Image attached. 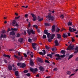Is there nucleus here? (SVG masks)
Segmentation results:
<instances>
[{"label":"nucleus","instance_id":"nucleus-1","mask_svg":"<svg viewBox=\"0 0 78 78\" xmlns=\"http://www.w3.org/2000/svg\"><path fill=\"white\" fill-rule=\"evenodd\" d=\"M12 67H13V70H16V68L14 67V65L13 64L12 65H11V64H9L8 66V68L9 70H12Z\"/></svg>","mask_w":78,"mask_h":78},{"label":"nucleus","instance_id":"nucleus-2","mask_svg":"<svg viewBox=\"0 0 78 78\" xmlns=\"http://www.w3.org/2000/svg\"><path fill=\"white\" fill-rule=\"evenodd\" d=\"M27 33H28V34L29 35H30L31 33H32L33 34H35V31H34L32 29L27 30Z\"/></svg>","mask_w":78,"mask_h":78},{"label":"nucleus","instance_id":"nucleus-3","mask_svg":"<svg viewBox=\"0 0 78 78\" xmlns=\"http://www.w3.org/2000/svg\"><path fill=\"white\" fill-rule=\"evenodd\" d=\"M67 49L69 50H74V46H73V45H71V44H70L68 47Z\"/></svg>","mask_w":78,"mask_h":78},{"label":"nucleus","instance_id":"nucleus-4","mask_svg":"<svg viewBox=\"0 0 78 78\" xmlns=\"http://www.w3.org/2000/svg\"><path fill=\"white\" fill-rule=\"evenodd\" d=\"M20 65H21L20 66V67H22V68H23L24 67H25L26 66L25 64L24 63H18L17 64V66H20Z\"/></svg>","mask_w":78,"mask_h":78},{"label":"nucleus","instance_id":"nucleus-5","mask_svg":"<svg viewBox=\"0 0 78 78\" xmlns=\"http://www.w3.org/2000/svg\"><path fill=\"white\" fill-rule=\"evenodd\" d=\"M46 17L47 19L48 18L49 20H53L55 19V18L50 15H48L46 16Z\"/></svg>","mask_w":78,"mask_h":78},{"label":"nucleus","instance_id":"nucleus-6","mask_svg":"<svg viewBox=\"0 0 78 78\" xmlns=\"http://www.w3.org/2000/svg\"><path fill=\"white\" fill-rule=\"evenodd\" d=\"M30 71H31V72H34V73H35L36 72H37V70H38L37 69V68H35L34 69L31 68H30Z\"/></svg>","mask_w":78,"mask_h":78},{"label":"nucleus","instance_id":"nucleus-7","mask_svg":"<svg viewBox=\"0 0 78 78\" xmlns=\"http://www.w3.org/2000/svg\"><path fill=\"white\" fill-rule=\"evenodd\" d=\"M31 15L32 16V17H33V20L34 21H35V20H36L37 19V18L36 17V16L34 14L31 13Z\"/></svg>","mask_w":78,"mask_h":78},{"label":"nucleus","instance_id":"nucleus-8","mask_svg":"<svg viewBox=\"0 0 78 78\" xmlns=\"http://www.w3.org/2000/svg\"><path fill=\"white\" fill-rule=\"evenodd\" d=\"M55 36V35L54 34H53L51 35V39H48V42H51V39H53L54 38V37Z\"/></svg>","mask_w":78,"mask_h":78},{"label":"nucleus","instance_id":"nucleus-9","mask_svg":"<svg viewBox=\"0 0 78 78\" xmlns=\"http://www.w3.org/2000/svg\"><path fill=\"white\" fill-rule=\"evenodd\" d=\"M43 53L42 52H40L39 53L40 55H41L42 56L44 55L45 54V51L44 50H43Z\"/></svg>","mask_w":78,"mask_h":78},{"label":"nucleus","instance_id":"nucleus-10","mask_svg":"<svg viewBox=\"0 0 78 78\" xmlns=\"http://www.w3.org/2000/svg\"><path fill=\"white\" fill-rule=\"evenodd\" d=\"M69 30L70 32H73V31H76V29H75L73 28L72 29L71 27H69Z\"/></svg>","mask_w":78,"mask_h":78},{"label":"nucleus","instance_id":"nucleus-11","mask_svg":"<svg viewBox=\"0 0 78 78\" xmlns=\"http://www.w3.org/2000/svg\"><path fill=\"white\" fill-rule=\"evenodd\" d=\"M36 45V44L35 43H32V47L34 50H36V48L35 47Z\"/></svg>","mask_w":78,"mask_h":78},{"label":"nucleus","instance_id":"nucleus-12","mask_svg":"<svg viewBox=\"0 0 78 78\" xmlns=\"http://www.w3.org/2000/svg\"><path fill=\"white\" fill-rule=\"evenodd\" d=\"M6 38V35L5 34H1V35L0 38L2 39V38Z\"/></svg>","mask_w":78,"mask_h":78},{"label":"nucleus","instance_id":"nucleus-13","mask_svg":"<svg viewBox=\"0 0 78 78\" xmlns=\"http://www.w3.org/2000/svg\"><path fill=\"white\" fill-rule=\"evenodd\" d=\"M55 25H53L52 26V29H51V31H52V32H54L55 31Z\"/></svg>","mask_w":78,"mask_h":78},{"label":"nucleus","instance_id":"nucleus-14","mask_svg":"<svg viewBox=\"0 0 78 78\" xmlns=\"http://www.w3.org/2000/svg\"><path fill=\"white\" fill-rule=\"evenodd\" d=\"M37 20L39 22H41V21H42V20H43V18H42L41 19V17L38 16L37 17Z\"/></svg>","mask_w":78,"mask_h":78},{"label":"nucleus","instance_id":"nucleus-15","mask_svg":"<svg viewBox=\"0 0 78 78\" xmlns=\"http://www.w3.org/2000/svg\"><path fill=\"white\" fill-rule=\"evenodd\" d=\"M55 46H58V45H59V43L58 42V41L57 40H55Z\"/></svg>","mask_w":78,"mask_h":78},{"label":"nucleus","instance_id":"nucleus-16","mask_svg":"<svg viewBox=\"0 0 78 78\" xmlns=\"http://www.w3.org/2000/svg\"><path fill=\"white\" fill-rule=\"evenodd\" d=\"M38 61L40 62H43V60H42V59H41V58H38Z\"/></svg>","mask_w":78,"mask_h":78},{"label":"nucleus","instance_id":"nucleus-17","mask_svg":"<svg viewBox=\"0 0 78 78\" xmlns=\"http://www.w3.org/2000/svg\"><path fill=\"white\" fill-rule=\"evenodd\" d=\"M39 68L41 71H44V68L42 67V66L40 67Z\"/></svg>","mask_w":78,"mask_h":78},{"label":"nucleus","instance_id":"nucleus-18","mask_svg":"<svg viewBox=\"0 0 78 78\" xmlns=\"http://www.w3.org/2000/svg\"><path fill=\"white\" fill-rule=\"evenodd\" d=\"M75 51L74 52V53H76L77 52H78V47H76V48H75Z\"/></svg>","mask_w":78,"mask_h":78},{"label":"nucleus","instance_id":"nucleus-19","mask_svg":"<svg viewBox=\"0 0 78 78\" xmlns=\"http://www.w3.org/2000/svg\"><path fill=\"white\" fill-rule=\"evenodd\" d=\"M11 30H12V31H17V30H18V29L16 28H11Z\"/></svg>","mask_w":78,"mask_h":78},{"label":"nucleus","instance_id":"nucleus-20","mask_svg":"<svg viewBox=\"0 0 78 78\" xmlns=\"http://www.w3.org/2000/svg\"><path fill=\"white\" fill-rule=\"evenodd\" d=\"M57 38L58 39H60L61 37V34H57Z\"/></svg>","mask_w":78,"mask_h":78},{"label":"nucleus","instance_id":"nucleus-21","mask_svg":"<svg viewBox=\"0 0 78 78\" xmlns=\"http://www.w3.org/2000/svg\"><path fill=\"white\" fill-rule=\"evenodd\" d=\"M30 64L31 66H33L34 65V63H33V61L31 60H30Z\"/></svg>","mask_w":78,"mask_h":78},{"label":"nucleus","instance_id":"nucleus-22","mask_svg":"<svg viewBox=\"0 0 78 78\" xmlns=\"http://www.w3.org/2000/svg\"><path fill=\"white\" fill-rule=\"evenodd\" d=\"M44 25L46 27H47V26H50V24L49 23H45Z\"/></svg>","mask_w":78,"mask_h":78},{"label":"nucleus","instance_id":"nucleus-23","mask_svg":"<svg viewBox=\"0 0 78 78\" xmlns=\"http://www.w3.org/2000/svg\"><path fill=\"white\" fill-rule=\"evenodd\" d=\"M55 12V11L53 10V11H51L50 10L49 11V14H51V13H54Z\"/></svg>","mask_w":78,"mask_h":78},{"label":"nucleus","instance_id":"nucleus-24","mask_svg":"<svg viewBox=\"0 0 78 78\" xmlns=\"http://www.w3.org/2000/svg\"><path fill=\"white\" fill-rule=\"evenodd\" d=\"M73 56V55H70L69 57V58L68 59V60H69L70 59H71L72 57Z\"/></svg>","mask_w":78,"mask_h":78},{"label":"nucleus","instance_id":"nucleus-25","mask_svg":"<svg viewBox=\"0 0 78 78\" xmlns=\"http://www.w3.org/2000/svg\"><path fill=\"white\" fill-rule=\"evenodd\" d=\"M3 56H4L5 57H7L8 58H10V56L8 55H6L5 54H4Z\"/></svg>","mask_w":78,"mask_h":78},{"label":"nucleus","instance_id":"nucleus-26","mask_svg":"<svg viewBox=\"0 0 78 78\" xmlns=\"http://www.w3.org/2000/svg\"><path fill=\"white\" fill-rule=\"evenodd\" d=\"M10 34L11 35H12L13 36H14V35H15V33H14V32L12 31L10 32Z\"/></svg>","mask_w":78,"mask_h":78},{"label":"nucleus","instance_id":"nucleus-27","mask_svg":"<svg viewBox=\"0 0 78 78\" xmlns=\"http://www.w3.org/2000/svg\"><path fill=\"white\" fill-rule=\"evenodd\" d=\"M27 55H30L31 54H33V52H30V51H28L27 52Z\"/></svg>","mask_w":78,"mask_h":78},{"label":"nucleus","instance_id":"nucleus-28","mask_svg":"<svg viewBox=\"0 0 78 78\" xmlns=\"http://www.w3.org/2000/svg\"><path fill=\"white\" fill-rule=\"evenodd\" d=\"M61 53H62V54H65L66 53V51L64 50H62L61 51Z\"/></svg>","mask_w":78,"mask_h":78},{"label":"nucleus","instance_id":"nucleus-29","mask_svg":"<svg viewBox=\"0 0 78 78\" xmlns=\"http://www.w3.org/2000/svg\"><path fill=\"white\" fill-rule=\"evenodd\" d=\"M18 73H19V72H18V71H16L15 72V74L16 76H19V74H18Z\"/></svg>","mask_w":78,"mask_h":78},{"label":"nucleus","instance_id":"nucleus-30","mask_svg":"<svg viewBox=\"0 0 78 78\" xmlns=\"http://www.w3.org/2000/svg\"><path fill=\"white\" fill-rule=\"evenodd\" d=\"M18 41L20 42H22L23 41V38H20L18 40Z\"/></svg>","mask_w":78,"mask_h":78},{"label":"nucleus","instance_id":"nucleus-31","mask_svg":"<svg viewBox=\"0 0 78 78\" xmlns=\"http://www.w3.org/2000/svg\"><path fill=\"white\" fill-rule=\"evenodd\" d=\"M67 35L66 34H63V37L64 38H65L66 37H67Z\"/></svg>","mask_w":78,"mask_h":78},{"label":"nucleus","instance_id":"nucleus-32","mask_svg":"<svg viewBox=\"0 0 78 78\" xmlns=\"http://www.w3.org/2000/svg\"><path fill=\"white\" fill-rule=\"evenodd\" d=\"M72 22H69L68 23V25L72 26Z\"/></svg>","mask_w":78,"mask_h":78},{"label":"nucleus","instance_id":"nucleus-33","mask_svg":"<svg viewBox=\"0 0 78 78\" xmlns=\"http://www.w3.org/2000/svg\"><path fill=\"white\" fill-rule=\"evenodd\" d=\"M44 34H47L48 33V30H45L44 31Z\"/></svg>","mask_w":78,"mask_h":78},{"label":"nucleus","instance_id":"nucleus-34","mask_svg":"<svg viewBox=\"0 0 78 78\" xmlns=\"http://www.w3.org/2000/svg\"><path fill=\"white\" fill-rule=\"evenodd\" d=\"M56 50V48H52V50L53 51H55V50Z\"/></svg>","mask_w":78,"mask_h":78},{"label":"nucleus","instance_id":"nucleus-35","mask_svg":"<svg viewBox=\"0 0 78 78\" xmlns=\"http://www.w3.org/2000/svg\"><path fill=\"white\" fill-rule=\"evenodd\" d=\"M33 26V27L35 28H36V29H37V28H38V27L36 25H34Z\"/></svg>","mask_w":78,"mask_h":78},{"label":"nucleus","instance_id":"nucleus-36","mask_svg":"<svg viewBox=\"0 0 78 78\" xmlns=\"http://www.w3.org/2000/svg\"><path fill=\"white\" fill-rule=\"evenodd\" d=\"M46 34L47 35V37H48V38H49V37H50V34L48 33Z\"/></svg>","mask_w":78,"mask_h":78},{"label":"nucleus","instance_id":"nucleus-37","mask_svg":"<svg viewBox=\"0 0 78 78\" xmlns=\"http://www.w3.org/2000/svg\"><path fill=\"white\" fill-rule=\"evenodd\" d=\"M60 29H59V28H57L56 29V32H59V31H60Z\"/></svg>","mask_w":78,"mask_h":78},{"label":"nucleus","instance_id":"nucleus-38","mask_svg":"<svg viewBox=\"0 0 78 78\" xmlns=\"http://www.w3.org/2000/svg\"><path fill=\"white\" fill-rule=\"evenodd\" d=\"M66 73L68 74V75H70V73H71V72L68 71L66 72Z\"/></svg>","mask_w":78,"mask_h":78},{"label":"nucleus","instance_id":"nucleus-39","mask_svg":"<svg viewBox=\"0 0 78 78\" xmlns=\"http://www.w3.org/2000/svg\"><path fill=\"white\" fill-rule=\"evenodd\" d=\"M47 56H50V57L51 58L52 57V55L51 54H48L47 55Z\"/></svg>","mask_w":78,"mask_h":78},{"label":"nucleus","instance_id":"nucleus-40","mask_svg":"<svg viewBox=\"0 0 78 78\" xmlns=\"http://www.w3.org/2000/svg\"><path fill=\"white\" fill-rule=\"evenodd\" d=\"M14 57H15L16 58L18 59H19V57H18V56L16 55H14Z\"/></svg>","mask_w":78,"mask_h":78},{"label":"nucleus","instance_id":"nucleus-41","mask_svg":"<svg viewBox=\"0 0 78 78\" xmlns=\"http://www.w3.org/2000/svg\"><path fill=\"white\" fill-rule=\"evenodd\" d=\"M43 39H46V38H47V37H46V35H43Z\"/></svg>","mask_w":78,"mask_h":78},{"label":"nucleus","instance_id":"nucleus-42","mask_svg":"<svg viewBox=\"0 0 78 78\" xmlns=\"http://www.w3.org/2000/svg\"><path fill=\"white\" fill-rule=\"evenodd\" d=\"M12 23L13 25H15V24H16V21L13 20L12 22Z\"/></svg>","mask_w":78,"mask_h":78},{"label":"nucleus","instance_id":"nucleus-43","mask_svg":"<svg viewBox=\"0 0 78 78\" xmlns=\"http://www.w3.org/2000/svg\"><path fill=\"white\" fill-rule=\"evenodd\" d=\"M65 56H66V55H63L60 56L61 58H64V57H65Z\"/></svg>","mask_w":78,"mask_h":78},{"label":"nucleus","instance_id":"nucleus-44","mask_svg":"<svg viewBox=\"0 0 78 78\" xmlns=\"http://www.w3.org/2000/svg\"><path fill=\"white\" fill-rule=\"evenodd\" d=\"M45 48H46V49H47V50H48V49H49V48L48 46H47V45H46L45 46Z\"/></svg>","mask_w":78,"mask_h":78},{"label":"nucleus","instance_id":"nucleus-45","mask_svg":"<svg viewBox=\"0 0 78 78\" xmlns=\"http://www.w3.org/2000/svg\"><path fill=\"white\" fill-rule=\"evenodd\" d=\"M29 42H32V40L30 38H29Z\"/></svg>","mask_w":78,"mask_h":78},{"label":"nucleus","instance_id":"nucleus-46","mask_svg":"<svg viewBox=\"0 0 78 78\" xmlns=\"http://www.w3.org/2000/svg\"><path fill=\"white\" fill-rule=\"evenodd\" d=\"M56 60H58V59H61V58H60V57H58V58H56Z\"/></svg>","mask_w":78,"mask_h":78},{"label":"nucleus","instance_id":"nucleus-47","mask_svg":"<svg viewBox=\"0 0 78 78\" xmlns=\"http://www.w3.org/2000/svg\"><path fill=\"white\" fill-rule=\"evenodd\" d=\"M60 17L61 18V19H63V18H64V16L62 15H61Z\"/></svg>","mask_w":78,"mask_h":78},{"label":"nucleus","instance_id":"nucleus-48","mask_svg":"<svg viewBox=\"0 0 78 78\" xmlns=\"http://www.w3.org/2000/svg\"><path fill=\"white\" fill-rule=\"evenodd\" d=\"M45 62H47V63H50V62L47 60H45Z\"/></svg>","mask_w":78,"mask_h":78},{"label":"nucleus","instance_id":"nucleus-49","mask_svg":"<svg viewBox=\"0 0 78 78\" xmlns=\"http://www.w3.org/2000/svg\"><path fill=\"white\" fill-rule=\"evenodd\" d=\"M55 56H57V57H60V56L59 54H56L55 55Z\"/></svg>","mask_w":78,"mask_h":78},{"label":"nucleus","instance_id":"nucleus-50","mask_svg":"<svg viewBox=\"0 0 78 78\" xmlns=\"http://www.w3.org/2000/svg\"><path fill=\"white\" fill-rule=\"evenodd\" d=\"M6 33L5 30H2V33Z\"/></svg>","mask_w":78,"mask_h":78},{"label":"nucleus","instance_id":"nucleus-51","mask_svg":"<svg viewBox=\"0 0 78 78\" xmlns=\"http://www.w3.org/2000/svg\"><path fill=\"white\" fill-rule=\"evenodd\" d=\"M72 42H74L75 41V39L74 38H72Z\"/></svg>","mask_w":78,"mask_h":78},{"label":"nucleus","instance_id":"nucleus-52","mask_svg":"<svg viewBox=\"0 0 78 78\" xmlns=\"http://www.w3.org/2000/svg\"><path fill=\"white\" fill-rule=\"evenodd\" d=\"M25 17L26 18H27V17H28V14H25Z\"/></svg>","mask_w":78,"mask_h":78},{"label":"nucleus","instance_id":"nucleus-53","mask_svg":"<svg viewBox=\"0 0 78 78\" xmlns=\"http://www.w3.org/2000/svg\"><path fill=\"white\" fill-rule=\"evenodd\" d=\"M20 36V34H17L16 36V37H19Z\"/></svg>","mask_w":78,"mask_h":78},{"label":"nucleus","instance_id":"nucleus-54","mask_svg":"<svg viewBox=\"0 0 78 78\" xmlns=\"http://www.w3.org/2000/svg\"><path fill=\"white\" fill-rule=\"evenodd\" d=\"M24 57H25L26 58L27 57V54H24Z\"/></svg>","mask_w":78,"mask_h":78},{"label":"nucleus","instance_id":"nucleus-55","mask_svg":"<svg viewBox=\"0 0 78 78\" xmlns=\"http://www.w3.org/2000/svg\"><path fill=\"white\" fill-rule=\"evenodd\" d=\"M27 76H30V74L28 73L26 74Z\"/></svg>","mask_w":78,"mask_h":78},{"label":"nucleus","instance_id":"nucleus-56","mask_svg":"<svg viewBox=\"0 0 78 78\" xmlns=\"http://www.w3.org/2000/svg\"><path fill=\"white\" fill-rule=\"evenodd\" d=\"M24 73H27L28 72V70H25L24 71Z\"/></svg>","mask_w":78,"mask_h":78},{"label":"nucleus","instance_id":"nucleus-57","mask_svg":"<svg viewBox=\"0 0 78 78\" xmlns=\"http://www.w3.org/2000/svg\"><path fill=\"white\" fill-rule=\"evenodd\" d=\"M19 24L17 23H16V27H19Z\"/></svg>","mask_w":78,"mask_h":78},{"label":"nucleus","instance_id":"nucleus-58","mask_svg":"<svg viewBox=\"0 0 78 78\" xmlns=\"http://www.w3.org/2000/svg\"><path fill=\"white\" fill-rule=\"evenodd\" d=\"M30 56H31V58H33V55L31 54H30Z\"/></svg>","mask_w":78,"mask_h":78},{"label":"nucleus","instance_id":"nucleus-59","mask_svg":"<svg viewBox=\"0 0 78 78\" xmlns=\"http://www.w3.org/2000/svg\"><path fill=\"white\" fill-rule=\"evenodd\" d=\"M11 31V29H10V28H9L7 30V32H8L9 31Z\"/></svg>","mask_w":78,"mask_h":78},{"label":"nucleus","instance_id":"nucleus-60","mask_svg":"<svg viewBox=\"0 0 78 78\" xmlns=\"http://www.w3.org/2000/svg\"><path fill=\"white\" fill-rule=\"evenodd\" d=\"M19 17H20V16L17 17H15V19H19Z\"/></svg>","mask_w":78,"mask_h":78},{"label":"nucleus","instance_id":"nucleus-61","mask_svg":"<svg viewBox=\"0 0 78 78\" xmlns=\"http://www.w3.org/2000/svg\"><path fill=\"white\" fill-rule=\"evenodd\" d=\"M58 70V69L57 68H54V71H56Z\"/></svg>","mask_w":78,"mask_h":78},{"label":"nucleus","instance_id":"nucleus-62","mask_svg":"<svg viewBox=\"0 0 78 78\" xmlns=\"http://www.w3.org/2000/svg\"><path fill=\"white\" fill-rule=\"evenodd\" d=\"M18 56H20V52L18 53Z\"/></svg>","mask_w":78,"mask_h":78},{"label":"nucleus","instance_id":"nucleus-63","mask_svg":"<svg viewBox=\"0 0 78 78\" xmlns=\"http://www.w3.org/2000/svg\"><path fill=\"white\" fill-rule=\"evenodd\" d=\"M68 35L69 36H70V33H68Z\"/></svg>","mask_w":78,"mask_h":78},{"label":"nucleus","instance_id":"nucleus-64","mask_svg":"<svg viewBox=\"0 0 78 78\" xmlns=\"http://www.w3.org/2000/svg\"><path fill=\"white\" fill-rule=\"evenodd\" d=\"M51 77V76H47L46 78H50Z\"/></svg>","mask_w":78,"mask_h":78}]
</instances>
